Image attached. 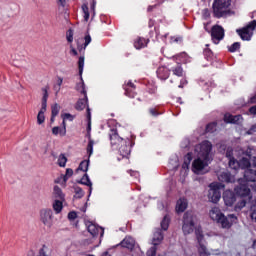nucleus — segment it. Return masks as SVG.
I'll return each instance as SVG.
<instances>
[{"label":"nucleus","mask_w":256,"mask_h":256,"mask_svg":"<svg viewBox=\"0 0 256 256\" xmlns=\"http://www.w3.org/2000/svg\"><path fill=\"white\" fill-rule=\"evenodd\" d=\"M39 256H51V249H49V247L46 245H43L39 250Z\"/></svg>","instance_id":"obj_30"},{"label":"nucleus","mask_w":256,"mask_h":256,"mask_svg":"<svg viewBox=\"0 0 256 256\" xmlns=\"http://www.w3.org/2000/svg\"><path fill=\"white\" fill-rule=\"evenodd\" d=\"M55 183H61L62 185H65V182H63V176L55 180Z\"/></svg>","instance_id":"obj_55"},{"label":"nucleus","mask_w":256,"mask_h":256,"mask_svg":"<svg viewBox=\"0 0 256 256\" xmlns=\"http://www.w3.org/2000/svg\"><path fill=\"white\" fill-rule=\"evenodd\" d=\"M76 89L77 91H80V93L87 95V91H85V83L83 82V80H81V82L77 84Z\"/></svg>","instance_id":"obj_35"},{"label":"nucleus","mask_w":256,"mask_h":256,"mask_svg":"<svg viewBox=\"0 0 256 256\" xmlns=\"http://www.w3.org/2000/svg\"><path fill=\"white\" fill-rule=\"evenodd\" d=\"M187 205H188L187 199L180 198L176 203L177 213H183L185 209H187Z\"/></svg>","instance_id":"obj_19"},{"label":"nucleus","mask_w":256,"mask_h":256,"mask_svg":"<svg viewBox=\"0 0 256 256\" xmlns=\"http://www.w3.org/2000/svg\"><path fill=\"white\" fill-rule=\"evenodd\" d=\"M73 176V169L68 168L66 169V174L63 176V183H67V181L69 180V177Z\"/></svg>","instance_id":"obj_36"},{"label":"nucleus","mask_w":256,"mask_h":256,"mask_svg":"<svg viewBox=\"0 0 256 256\" xmlns=\"http://www.w3.org/2000/svg\"><path fill=\"white\" fill-rule=\"evenodd\" d=\"M120 245L125 249L133 251V249H135V239H133L131 236H127L121 241Z\"/></svg>","instance_id":"obj_14"},{"label":"nucleus","mask_w":256,"mask_h":256,"mask_svg":"<svg viewBox=\"0 0 256 256\" xmlns=\"http://www.w3.org/2000/svg\"><path fill=\"white\" fill-rule=\"evenodd\" d=\"M195 221H197V218L195 217V214H193V212H186L184 214L182 226V231L184 235H191V233L195 231Z\"/></svg>","instance_id":"obj_5"},{"label":"nucleus","mask_w":256,"mask_h":256,"mask_svg":"<svg viewBox=\"0 0 256 256\" xmlns=\"http://www.w3.org/2000/svg\"><path fill=\"white\" fill-rule=\"evenodd\" d=\"M147 43H149V40H146L145 38H138L134 42V47L136 49H143V47H147Z\"/></svg>","instance_id":"obj_22"},{"label":"nucleus","mask_w":256,"mask_h":256,"mask_svg":"<svg viewBox=\"0 0 256 256\" xmlns=\"http://www.w3.org/2000/svg\"><path fill=\"white\" fill-rule=\"evenodd\" d=\"M68 219H70V221H73V220L77 219V213L76 212H70L68 214Z\"/></svg>","instance_id":"obj_49"},{"label":"nucleus","mask_w":256,"mask_h":256,"mask_svg":"<svg viewBox=\"0 0 256 256\" xmlns=\"http://www.w3.org/2000/svg\"><path fill=\"white\" fill-rule=\"evenodd\" d=\"M217 223H220L222 229H231L233 223H237V217L235 214H230L228 216L223 214Z\"/></svg>","instance_id":"obj_10"},{"label":"nucleus","mask_w":256,"mask_h":256,"mask_svg":"<svg viewBox=\"0 0 256 256\" xmlns=\"http://www.w3.org/2000/svg\"><path fill=\"white\" fill-rule=\"evenodd\" d=\"M101 256H111V254L109 253V251H105L104 253H102Z\"/></svg>","instance_id":"obj_62"},{"label":"nucleus","mask_w":256,"mask_h":256,"mask_svg":"<svg viewBox=\"0 0 256 256\" xmlns=\"http://www.w3.org/2000/svg\"><path fill=\"white\" fill-rule=\"evenodd\" d=\"M212 149L213 145L209 141H203L196 145L194 147V152H189L184 157V163L182 164L183 171H189V165H191L193 157H196L192 163L193 173L196 175H203V173H207V167H209V163L213 161V154L211 153Z\"/></svg>","instance_id":"obj_2"},{"label":"nucleus","mask_w":256,"mask_h":256,"mask_svg":"<svg viewBox=\"0 0 256 256\" xmlns=\"http://www.w3.org/2000/svg\"><path fill=\"white\" fill-rule=\"evenodd\" d=\"M226 157L229 160V167L231 169H246L244 180H239L240 185L235 188V193L242 199L251 201L253 196L249 187H252L253 191H256V159L253 160V164L251 165L249 161L251 159V148H247V150L241 147H237L235 150L227 148Z\"/></svg>","instance_id":"obj_1"},{"label":"nucleus","mask_w":256,"mask_h":256,"mask_svg":"<svg viewBox=\"0 0 256 256\" xmlns=\"http://www.w3.org/2000/svg\"><path fill=\"white\" fill-rule=\"evenodd\" d=\"M62 119H63L64 121H67V120L73 121V116H72L71 114H69V113H66V114H63V115H62Z\"/></svg>","instance_id":"obj_46"},{"label":"nucleus","mask_w":256,"mask_h":256,"mask_svg":"<svg viewBox=\"0 0 256 256\" xmlns=\"http://www.w3.org/2000/svg\"><path fill=\"white\" fill-rule=\"evenodd\" d=\"M70 53L71 55L77 56V50H75V48H71Z\"/></svg>","instance_id":"obj_58"},{"label":"nucleus","mask_w":256,"mask_h":256,"mask_svg":"<svg viewBox=\"0 0 256 256\" xmlns=\"http://www.w3.org/2000/svg\"><path fill=\"white\" fill-rule=\"evenodd\" d=\"M95 5H97V2L93 1L92 5H91L92 11H95Z\"/></svg>","instance_id":"obj_60"},{"label":"nucleus","mask_w":256,"mask_h":256,"mask_svg":"<svg viewBox=\"0 0 256 256\" xmlns=\"http://www.w3.org/2000/svg\"><path fill=\"white\" fill-rule=\"evenodd\" d=\"M214 131H217V123L213 122L206 126L207 133H214Z\"/></svg>","instance_id":"obj_33"},{"label":"nucleus","mask_w":256,"mask_h":256,"mask_svg":"<svg viewBox=\"0 0 256 256\" xmlns=\"http://www.w3.org/2000/svg\"><path fill=\"white\" fill-rule=\"evenodd\" d=\"M225 187L221 183L213 182L209 185L208 199L211 203H219L221 200V189Z\"/></svg>","instance_id":"obj_6"},{"label":"nucleus","mask_w":256,"mask_h":256,"mask_svg":"<svg viewBox=\"0 0 256 256\" xmlns=\"http://www.w3.org/2000/svg\"><path fill=\"white\" fill-rule=\"evenodd\" d=\"M76 171L77 173H79V171H83L84 173H87V171H89V160L82 161Z\"/></svg>","instance_id":"obj_28"},{"label":"nucleus","mask_w":256,"mask_h":256,"mask_svg":"<svg viewBox=\"0 0 256 256\" xmlns=\"http://www.w3.org/2000/svg\"><path fill=\"white\" fill-rule=\"evenodd\" d=\"M237 33L241 37L242 41H251L253 33H256V21L253 20L247 27L242 30H237Z\"/></svg>","instance_id":"obj_7"},{"label":"nucleus","mask_w":256,"mask_h":256,"mask_svg":"<svg viewBox=\"0 0 256 256\" xmlns=\"http://www.w3.org/2000/svg\"><path fill=\"white\" fill-rule=\"evenodd\" d=\"M79 183H81V185H86L87 187H89V195H91V193L93 192V183L91 182V179H89V175L84 174Z\"/></svg>","instance_id":"obj_20"},{"label":"nucleus","mask_w":256,"mask_h":256,"mask_svg":"<svg viewBox=\"0 0 256 256\" xmlns=\"http://www.w3.org/2000/svg\"><path fill=\"white\" fill-rule=\"evenodd\" d=\"M204 17H209V10L207 9L204 10Z\"/></svg>","instance_id":"obj_61"},{"label":"nucleus","mask_w":256,"mask_h":256,"mask_svg":"<svg viewBox=\"0 0 256 256\" xmlns=\"http://www.w3.org/2000/svg\"><path fill=\"white\" fill-rule=\"evenodd\" d=\"M85 43H84V49L91 43V35H86L85 36Z\"/></svg>","instance_id":"obj_47"},{"label":"nucleus","mask_w":256,"mask_h":256,"mask_svg":"<svg viewBox=\"0 0 256 256\" xmlns=\"http://www.w3.org/2000/svg\"><path fill=\"white\" fill-rule=\"evenodd\" d=\"M157 75L159 79H168L169 78V70L165 67H160L157 70Z\"/></svg>","instance_id":"obj_23"},{"label":"nucleus","mask_w":256,"mask_h":256,"mask_svg":"<svg viewBox=\"0 0 256 256\" xmlns=\"http://www.w3.org/2000/svg\"><path fill=\"white\" fill-rule=\"evenodd\" d=\"M253 133H256V124H254L247 132V135H253Z\"/></svg>","instance_id":"obj_48"},{"label":"nucleus","mask_w":256,"mask_h":256,"mask_svg":"<svg viewBox=\"0 0 256 256\" xmlns=\"http://www.w3.org/2000/svg\"><path fill=\"white\" fill-rule=\"evenodd\" d=\"M40 221L44 224V227L51 229L53 227V210L42 209L40 210Z\"/></svg>","instance_id":"obj_8"},{"label":"nucleus","mask_w":256,"mask_h":256,"mask_svg":"<svg viewBox=\"0 0 256 256\" xmlns=\"http://www.w3.org/2000/svg\"><path fill=\"white\" fill-rule=\"evenodd\" d=\"M59 111H61V106L59 104L52 105L51 113L53 117H57L59 115Z\"/></svg>","instance_id":"obj_32"},{"label":"nucleus","mask_w":256,"mask_h":256,"mask_svg":"<svg viewBox=\"0 0 256 256\" xmlns=\"http://www.w3.org/2000/svg\"><path fill=\"white\" fill-rule=\"evenodd\" d=\"M253 249L256 250V240L253 242V245H252Z\"/></svg>","instance_id":"obj_64"},{"label":"nucleus","mask_w":256,"mask_h":256,"mask_svg":"<svg viewBox=\"0 0 256 256\" xmlns=\"http://www.w3.org/2000/svg\"><path fill=\"white\" fill-rule=\"evenodd\" d=\"M181 41V37H171L170 43H179Z\"/></svg>","instance_id":"obj_51"},{"label":"nucleus","mask_w":256,"mask_h":256,"mask_svg":"<svg viewBox=\"0 0 256 256\" xmlns=\"http://www.w3.org/2000/svg\"><path fill=\"white\" fill-rule=\"evenodd\" d=\"M63 201L65 200H55L53 203V209L55 213L59 214L61 211H63Z\"/></svg>","instance_id":"obj_26"},{"label":"nucleus","mask_w":256,"mask_h":256,"mask_svg":"<svg viewBox=\"0 0 256 256\" xmlns=\"http://www.w3.org/2000/svg\"><path fill=\"white\" fill-rule=\"evenodd\" d=\"M58 87H61L63 85V78L61 77H58L57 79V84H56Z\"/></svg>","instance_id":"obj_54"},{"label":"nucleus","mask_w":256,"mask_h":256,"mask_svg":"<svg viewBox=\"0 0 256 256\" xmlns=\"http://www.w3.org/2000/svg\"><path fill=\"white\" fill-rule=\"evenodd\" d=\"M42 93V108L38 114L45 115V111H47V99H49V92L47 88H42Z\"/></svg>","instance_id":"obj_17"},{"label":"nucleus","mask_w":256,"mask_h":256,"mask_svg":"<svg viewBox=\"0 0 256 256\" xmlns=\"http://www.w3.org/2000/svg\"><path fill=\"white\" fill-rule=\"evenodd\" d=\"M148 256H155L157 255V246H152L146 253Z\"/></svg>","instance_id":"obj_43"},{"label":"nucleus","mask_w":256,"mask_h":256,"mask_svg":"<svg viewBox=\"0 0 256 256\" xmlns=\"http://www.w3.org/2000/svg\"><path fill=\"white\" fill-rule=\"evenodd\" d=\"M223 201L226 205V207H233L235 204V201H237V198L235 197V193L231 190H226L223 193Z\"/></svg>","instance_id":"obj_13"},{"label":"nucleus","mask_w":256,"mask_h":256,"mask_svg":"<svg viewBox=\"0 0 256 256\" xmlns=\"http://www.w3.org/2000/svg\"><path fill=\"white\" fill-rule=\"evenodd\" d=\"M74 191H75L76 196L78 197V199H81V197H83V195H85V192L79 186L74 187Z\"/></svg>","instance_id":"obj_39"},{"label":"nucleus","mask_w":256,"mask_h":256,"mask_svg":"<svg viewBox=\"0 0 256 256\" xmlns=\"http://www.w3.org/2000/svg\"><path fill=\"white\" fill-rule=\"evenodd\" d=\"M58 165L59 167H65V165H67V157H65L63 154H61L58 158Z\"/></svg>","instance_id":"obj_34"},{"label":"nucleus","mask_w":256,"mask_h":256,"mask_svg":"<svg viewBox=\"0 0 256 256\" xmlns=\"http://www.w3.org/2000/svg\"><path fill=\"white\" fill-rule=\"evenodd\" d=\"M209 216L212 221H216V223H218L219 221H221V217H223V214L221 213V209H219V207H213L209 212Z\"/></svg>","instance_id":"obj_16"},{"label":"nucleus","mask_w":256,"mask_h":256,"mask_svg":"<svg viewBox=\"0 0 256 256\" xmlns=\"http://www.w3.org/2000/svg\"><path fill=\"white\" fill-rule=\"evenodd\" d=\"M27 256H35V252L32 250L28 251Z\"/></svg>","instance_id":"obj_59"},{"label":"nucleus","mask_w":256,"mask_h":256,"mask_svg":"<svg viewBox=\"0 0 256 256\" xmlns=\"http://www.w3.org/2000/svg\"><path fill=\"white\" fill-rule=\"evenodd\" d=\"M239 47H241V44H239V42L233 43V44L229 47L230 53H235V51H237V49H239Z\"/></svg>","instance_id":"obj_42"},{"label":"nucleus","mask_w":256,"mask_h":256,"mask_svg":"<svg viewBox=\"0 0 256 256\" xmlns=\"http://www.w3.org/2000/svg\"><path fill=\"white\" fill-rule=\"evenodd\" d=\"M53 195L56 200L65 201V194L63 193V190H61V188H59V186H54Z\"/></svg>","instance_id":"obj_21"},{"label":"nucleus","mask_w":256,"mask_h":256,"mask_svg":"<svg viewBox=\"0 0 256 256\" xmlns=\"http://www.w3.org/2000/svg\"><path fill=\"white\" fill-rule=\"evenodd\" d=\"M110 141L112 147L119 150L120 155L123 157H129L131 154V147H129L131 142L129 140H124L123 138L119 137L117 131L112 130L110 133Z\"/></svg>","instance_id":"obj_3"},{"label":"nucleus","mask_w":256,"mask_h":256,"mask_svg":"<svg viewBox=\"0 0 256 256\" xmlns=\"http://www.w3.org/2000/svg\"><path fill=\"white\" fill-rule=\"evenodd\" d=\"M91 243H93L92 239H85V240L82 241V245L84 247H87V245H91Z\"/></svg>","instance_id":"obj_50"},{"label":"nucleus","mask_w":256,"mask_h":256,"mask_svg":"<svg viewBox=\"0 0 256 256\" xmlns=\"http://www.w3.org/2000/svg\"><path fill=\"white\" fill-rule=\"evenodd\" d=\"M93 145H95V142L93 140H89L87 146V153L89 154V157L93 155Z\"/></svg>","instance_id":"obj_38"},{"label":"nucleus","mask_w":256,"mask_h":256,"mask_svg":"<svg viewBox=\"0 0 256 256\" xmlns=\"http://www.w3.org/2000/svg\"><path fill=\"white\" fill-rule=\"evenodd\" d=\"M172 71L177 77H183V68L181 66H177Z\"/></svg>","instance_id":"obj_40"},{"label":"nucleus","mask_w":256,"mask_h":256,"mask_svg":"<svg viewBox=\"0 0 256 256\" xmlns=\"http://www.w3.org/2000/svg\"><path fill=\"white\" fill-rule=\"evenodd\" d=\"M222 179L226 181V183H231V176L227 172H223L221 175Z\"/></svg>","instance_id":"obj_45"},{"label":"nucleus","mask_w":256,"mask_h":256,"mask_svg":"<svg viewBox=\"0 0 256 256\" xmlns=\"http://www.w3.org/2000/svg\"><path fill=\"white\" fill-rule=\"evenodd\" d=\"M37 123L38 125H43V123H45V114L37 115Z\"/></svg>","instance_id":"obj_44"},{"label":"nucleus","mask_w":256,"mask_h":256,"mask_svg":"<svg viewBox=\"0 0 256 256\" xmlns=\"http://www.w3.org/2000/svg\"><path fill=\"white\" fill-rule=\"evenodd\" d=\"M170 221L171 219L169 218V216H164L163 220L161 221V229L163 231H167V229H169Z\"/></svg>","instance_id":"obj_29"},{"label":"nucleus","mask_w":256,"mask_h":256,"mask_svg":"<svg viewBox=\"0 0 256 256\" xmlns=\"http://www.w3.org/2000/svg\"><path fill=\"white\" fill-rule=\"evenodd\" d=\"M149 112L150 114H152L153 117H157V115H159V113H157V110L155 108H151Z\"/></svg>","instance_id":"obj_52"},{"label":"nucleus","mask_w":256,"mask_h":256,"mask_svg":"<svg viewBox=\"0 0 256 256\" xmlns=\"http://www.w3.org/2000/svg\"><path fill=\"white\" fill-rule=\"evenodd\" d=\"M247 201H249V199H247V198H244V199L238 201L234 207V210L241 211L242 209H244V207H246V205H247Z\"/></svg>","instance_id":"obj_27"},{"label":"nucleus","mask_w":256,"mask_h":256,"mask_svg":"<svg viewBox=\"0 0 256 256\" xmlns=\"http://www.w3.org/2000/svg\"><path fill=\"white\" fill-rule=\"evenodd\" d=\"M75 255V252H73V250H71L70 248L66 249V256H73Z\"/></svg>","instance_id":"obj_53"},{"label":"nucleus","mask_w":256,"mask_h":256,"mask_svg":"<svg viewBox=\"0 0 256 256\" xmlns=\"http://www.w3.org/2000/svg\"><path fill=\"white\" fill-rule=\"evenodd\" d=\"M87 119H88V126L87 131L88 133L91 132V109L87 108Z\"/></svg>","instance_id":"obj_41"},{"label":"nucleus","mask_w":256,"mask_h":256,"mask_svg":"<svg viewBox=\"0 0 256 256\" xmlns=\"http://www.w3.org/2000/svg\"><path fill=\"white\" fill-rule=\"evenodd\" d=\"M54 90L56 91V95H59V92L61 91V86H54Z\"/></svg>","instance_id":"obj_56"},{"label":"nucleus","mask_w":256,"mask_h":256,"mask_svg":"<svg viewBox=\"0 0 256 256\" xmlns=\"http://www.w3.org/2000/svg\"><path fill=\"white\" fill-rule=\"evenodd\" d=\"M82 10H83V13H84V21H89V7H87L86 4H84L82 6Z\"/></svg>","instance_id":"obj_37"},{"label":"nucleus","mask_w":256,"mask_h":256,"mask_svg":"<svg viewBox=\"0 0 256 256\" xmlns=\"http://www.w3.org/2000/svg\"><path fill=\"white\" fill-rule=\"evenodd\" d=\"M87 107V94L84 95V98L80 99L76 104L77 111H83Z\"/></svg>","instance_id":"obj_24"},{"label":"nucleus","mask_w":256,"mask_h":256,"mask_svg":"<svg viewBox=\"0 0 256 256\" xmlns=\"http://www.w3.org/2000/svg\"><path fill=\"white\" fill-rule=\"evenodd\" d=\"M52 133L53 135H61L63 137L67 134V129L65 128V126L62 128L59 126H56L52 128Z\"/></svg>","instance_id":"obj_25"},{"label":"nucleus","mask_w":256,"mask_h":256,"mask_svg":"<svg viewBox=\"0 0 256 256\" xmlns=\"http://www.w3.org/2000/svg\"><path fill=\"white\" fill-rule=\"evenodd\" d=\"M67 41H68L69 43H72V42H73V34H72V33H70V35L67 36Z\"/></svg>","instance_id":"obj_57"},{"label":"nucleus","mask_w":256,"mask_h":256,"mask_svg":"<svg viewBox=\"0 0 256 256\" xmlns=\"http://www.w3.org/2000/svg\"><path fill=\"white\" fill-rule=\"evenodd\" d=\"M196 239L198 241V253L200 256H210L209 250H207V246H205V242L203 241V231L201 229H196L195 231Z\"/></svg>","instance_id":"obj_9"},{"label":"nucleus","mask_w":256,"mask_h":256,"mask_svg":"<svg viewBox=\"0 0 256 256\" xmlns=\"http://www.w3.org/2000/svg\"><path fill=\"white\" fill-rule=\"evenodd\" d=\"M85 67V56H80L78 60L79 74L83 75V68Z\"/></svg>","instance_id":"obj_31"},{"label":"nucleus","mask_w":256,"mask_h":256,"mask_svg":"<svg viewBox=\"0 0 256 256\" xmlns=\"http://www.w3.org/2000/svg\"><path fill=\"white\" fill-rule=\"evenodd\" d=\"M231 0H214L213 2V15L217 19L221 17H229L231 15Z\"/></svg>","instance_id":"obj_4"},{"label":"nucleus","mask_w":256,"mask_h":256,"mask_svg":"<svg viewBox=\"0 0 256 256\" xmlns=\"http://www.w3.org/2000/svg\"><path fill=\"white\" fill-rule=\"evenodd\" d=\"M163 231L161 229L157 228L154 232V236L152 239V245L157 246L161 245V242L163 241Z\"/></svg>","instance_id":"obj_18"},{"label":"nucleus","mask_w":256,"mask_h":256,"mask_svg":"<svg viewBox=\"0 0 256 256\" xmlns=\"http://www.w3.org/2000/svg\"><path fill=\"white\" fill-rule=\"evenodd\" d=\"M211 37L213 43H215V45H219V42L222 41L223 37H225V30L221 26H214L212 28Z\"/></svg>","instance_id":"obj_11"},{"label":"nucleus","mask_w":256,"mask_h":256,"mask_svg":"<svg viewBox=\"0 0 256 256\" xmlns=\"http://www.w3.org/2000/svg\"><path fill=\"white\" fill-rule=\"evenodd\" d=\"M224 121L225 123H234L236 125H239V123H243V116L241 115L233 116L231 114H225Z\"/></svg>","instance_id":"obj_15"},{"label":"nucleus","mask_w":256,"mask_h":256,"mask_svg":"<svg viewBox=\"0 0 256 256\" xmlns=\"http://www.w3.org/2000/svg\"><path fill=\"white\" fill-rule=\"evenodd\" d=\"M127 85H128V87H132V88L135 87V84H133L132 82H128Z\"/></svg>","instance_id":"obj_63"},{"label":"nucleus","mask_w":256,"mask_h":256,"mask_svg":"<svg viewBox=\"0 0 256 256\" xmlns=\"http://www.w3.org/2000/svg\"><path fill=\"white\" fill-rule=\"evenodd\" d=\"M86 227H87L88 232L90 233V235H92V237H97L99 235V231L101 232L100 233L101 237H103V234L105 233L103 231V228L97 226V224H94L91 221L86 222Z\"/></svg>","instance_id":"obj_12"}]
</instances>
